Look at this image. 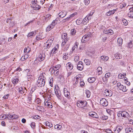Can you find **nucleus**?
I'll return each mask as SVG.
<instances>
[{"label": "nucleus", "instance_id": "f257e3e1", "mask_svg": "<svg viewBox=\"0 0 133 133\" xmlns=\"http://www.w3.org/2000/svg\"><path fill=\"white\" fill-rule=\"evenodd\" d=\"M45 75L44 73L40 74L37 81V84L38 87H42L44 86L46 78L44 77V75Z\"/></svg>", "mask_w": 133, "mask_h": 133}, {"label": "nucleus", "instance_id": "f03ea898", "mask_svg": "<svg viewBox=\"0 0 133 133\" xmlns=\"http://www.w3.org/2000/svg\"><path fill=\"white\" fill-rule=\"evenodd\" d=\"M61 38L63 39L62 46H64L67 43L69 40V38L68 37L67 34L66 33H63L62 35Z\"/></svg>", "mask_w": 133, "mask_h": 133}, {"label": "nucleus", "instance_id": "7ed1b4c3", "mask_svg": "<svg viewBox=\"0 0 133 133\" xmlns=\"http://www.w3.org/2000/svg\"><path fill=\"white\" fill-rule=\"evenodd\" d=\"M87 104V102L85 101H77L76 104L78 107L79 108H81L84 109H85L87 108V107L86 106Z\"/></svg>", "mask_w": 133, "mask_h": 133}, {"label": "nucleus", "instance_id": "20e7f679", "mask_svg": "<svg viewBox=\"0 0 133 133\" xmlns=\"http://www.w3.org/2000/svg\"><path fill=\"white\" fill-rule=\"evenodd\" d=\"M12 19L13 17H10L9 18L7 19L6 20L7 23H8L10 28L12 27L15 25L14 21Z\"/></svg>", "mask_w": 133, "mask_h": 133}, {"label": "nucleus", "instance_id": "39448f33", "mask_svg": "<svg viewBox=\"0 0 133 133\" xmlns=\"http://www.w3.org/2000/svg\"><path fill=\"white\" fill-rule=\"evenodd\" d=\"M53 39H49L46 42V44L45 47V49H49L51 46L53 42Z\"/></svg>", "mask_w": 133, "mask_h": 133}, {"label": "nucleus", "instance_id": "423d86ee", "mask_svg": "<svg viewBox=\"0 0 133 133\" xmlns=\"http://www.w3.org/2000/svg\"><path fill=\"white\" fill-rule=\"evenodd\" d=\"M100 104L103 106L106 107L108 105V103L106 99L104 98L101 99Z\"/></svg>", "mask_w": 133, "mask_h": 133}, {"label": "nucleus", "instance_id": "0eeeda50", "mask_svg": "<svg viewBox=\"0 0 133 133\" xmlns=\"http://www.w3.org/2000/svg\"><path fill=\"white\" fill-rule=\"evenodd\" d=\"M45 57V55L43 53L39 55L38 57L36 59L39 62H41L43 61Z\"/></svg>", "mask_w": 133, "mask_h": 133}, {"label": "nucleus", "instance_id": "6e6552de", "mask_svg": "<svg viewBox=\"0 0 133 133\" xmlns=\"http://www.w3.org/2000/svg\"><path fill=\"white\" fill-rule=\"evenodd\" d=\"M90 37L88 35H85L82 37L81 42L83 43H85L89 41Z\"/></svg>", "mask_w": 133, "mask_h": 133}, {"label": "nucleus", "instance_id": "1a4fd4ad", "mask_svg": "<svg viewBox=\"0 0 133 133\" xmlns=\"http://www.w3.org/2000/svg\"><path fill=\"white\" fill-rule=\"evenodd\" d=\"M78 63L77 66V69L79 70H82L84 68L82 62L81 61H79Z\"/></svg>", "mask_w": 133, "mask_h": 133}, {"label": "nucleus", "instance_id": "9d476101", "mask_svg": "<svg viewBox=\"0 0 133 133\" xmlns=\"http://www.w3.org/2000/svg\"><path fill=\"white\" fill-rule=\"evenodd\" d=\"M45 37L43 33H40L38 35L36 36V39L37 40L39 41L41 39L44 38Z\"/></svg>", "mask_w": 133, "mask_h": 133}, {"label": "nucleus", "instance_id": "9b49d317", "mask_svg": "<svg viewBox=\"0 0 133 133\" xmlns=\"http://www.w3.org/2000/svg\"><path fill=\"white\" fill-rule=\"evenodd\" d=\"M111 74L110 72H108L106 73L104 76V77L102 78V80L104 82L106 81L109 78Z\"/></svg>", "mask_w": 133, "mask_h": 133}, {"label": "nucleus", "instance_id": "f8f14e48", "mask_svg": "<svg viewBox=\"0 0 133 133\" xmlns=\"http://www.w3.org/2000/svg\"><path fill=\"white\" fill-rule=\"evenodd\" d=\"M58 46L59 45L58 44H57L56 46L53 49H52V50H51L49 54L51 55L53 50H54V51L53 53L55 54L58 51V49L59 48Z\"/></svg>", "mask_w": 133, "mask_h": 133}, {"label": "nucleus", "instance_id": "ddd939ff", "mask_svg": "<svg viewBox=\"0 0 133 133\" xmlns=\"http://www.w3.org/2000/svg\"><path fill=\"white\" fill-rule=\"evenodd\" d=\"M31 6L34 10H39L41 7L40 6L36 3H32Z\"/></svg>", "mask_w": 133, "mask_h": 133}, {"label": "nucleus", "instance_id": "4468645a", "mask_svg": "<svg viewBox=\"0 0 133 133\" xmlns=\"http://www.w3.org/2000/svg\"><path fill=\"white\" fill-rule=\"evenodd\" d=\"M67 14V12L66 11H62L59 14V16L61 18H63Z\"/></svg>", "mask_w": 133, "mask_h": 133}, {"label": "nucleus", "instance_id": "2eb2a0df", "mask_svg": "<svg viewBox=\"0 0 133 133\" xmlns=\"http://www.w3.org/2000/svg\"><path fill=\"white\" fill-rule=\"evenodd\" d=\"M61 66L60 65H58L55 66L54 68L52 69L51 72L54 73L55 71L58 70V69L60 68Z\"/></svg>", "mask_w": 133, "mask_h": 133}, {"label": "nucleus", "instance_id": "dca6fc26", "mask_svg": "<svg viewBox=\"0 0 133 133\" xmlns=\"http://www.w3.org/2000/svg\"><path fill=\"white\" fill-rule=\"evenodd\" d=\"M122 117H126L128 118L129 117V114L126 111H122Z\"/></svg>", "mask_w": 133, "mask_h": 133}, {"label": "nucleus", "instance_id": "f3484780", "mask_svg": "<svg viewBox=\"0 0 133 133\" xmlns=\"http://www.w3.org/2000/svg\"><path fill=\"white\" fill-rule=\"evenodd\" d=\"M106 96H111L112 95V92L111 90H109L107 89L105 90L104 91Z\"/></svg>", "mask_w": 133, "mask_h": 133}, {"label": "nucleus", "instance_id": "a211bd4d", "mask_svg": "<svg viewBox=\"0 0 133 133\" xmlns=\"http://www.w3.org/2000/svg\"><path fill=\"white\" fill-rule=\"evenodd\" d=\"M125 130L126 133H131L133 132V127H127Z\"/></svg>", "mask_w": 133, "mask_h": 133}, {"label": "nucleus", "instance_id": "6ab92c4d", "mask_svg": "<svg viewBox=\"0 0 133 133\" xmlns=\"http://www.w3.org/2000/svg\"><path fill=\"white\" fill-rule=\"evenodd\" d=\"M89 116H91L92 117L96 118H98V116L97 114L95 112H90L89 114Z\"/></svg>", "mask_w": 133, "mask_h": 133}, {"label": "nucleus", "instance_id": "aec40b11", "mask_svg": "<svg viewBox=\"0 0 133 133\" xmlns=\"http://www.w3.org/2000/svg\"><path fill=\"white\" fill-rule=\"evenodd\" d=\"M55 93L58 98L60 99L61 95V91L59 90H56V91H55Z\"/></svg>", "mask_w": 133, "mask_h": 133}, {"label": "nucleus", "instance_id": "412c9836", "mask_svg": "<svg viewBox=\"0 0 133 133\" xmlns=\"http://www.w3.org/2000/svg\"><path fill=\"white\" fill-rule=\"evenodd\" d=\"M44 104L46 106L50 108H52V104L51 102L46 101L44 102Z\"/></svg>", "mask_w": 133, "mask_h": 133}, {"label": "nucleus", "instance_id": "4be33fe9", "mask_svg": "<svg viewBox=\"0 0 133 133\" xmlns=\"http://www.w3.org/2000/svg\"><path fill=\"white\" fill-rule=\"evenodd\" d=\"M121 87L120 86V87H119V89L120 90H121L124 92L126 91L128 89H127L125 86L122 85H121Z\"/></svg>", "mask_w": 133, "mask_h": 133}, {"label": "nucleus", "instance_id": "5701e85b", "mask_svg": "<svg viewBox=\"0 0 133 133\" xmlns=\"http://www.w3.org/2000/svg\"><path fill=\"white\" fill-rule=\"evenodd\" d=\"M100 61H105L108 60L109 59V57L107 56H103L101 57Z\"/></svg>", "mask_w": 133, "mask_h": 133}, {"label": "nucleus", "instance_id": "b1692460", "mask_svg": "<svg viewBox=\"0 0 133 133\" xmlns=\"http://www.w3.org/2000/svg\"><path fill=\"white\" fill-rule=\"evenodd\" d=\"M96 78L95 77H91L89 78L88 79V82L90 83H93L96 80Z\"/></svg>", "mask_w": 133, "mask_h": 133}, {"label": "nucleus", "instance_id": "393cba45", "mask_svg": "<svg viewBox=\"0 0 133 133\" xmlns=\"http://www.w3.org/2000/svg\"><path fill=\"white\" fill-rule=\"evenodd\" d=\"M4 119H12V115H11L9 114H5V117Z\"/></svg>", "mask_w": 133, "mask_h": 133}, {"label": "nucleus", "instance_id": "a878e982", "mask_svg": "<svg viewBox=\"0 0 133 133\" xmlns=\"http://www.w3.org/2000/svg\"><path fill=\"white\" fill-rule=\"evenodd\" d=\"M115 9L109 11L107 13V15L108 16H109L112 14H114L115 12Z\"/></svg>", "mask_w": 133, "mask_h": 133}, {"label": "nucleus", "instance_id": "bb28decb", "mask_svg": "<svg viewBox=\"0 0 133 133\" xmlns=\"http://www.w3.org/2000/svg\"><path fill=\"white\" fill-rule=\"evenodd\" d=\"M115 57L118 59H121L122 58V55L119 54H116L114 55Z\"/></svg>", "mask_w": 133, "mask_h": 133}, {"label": "nucleus", "instance_id": "cd10ccee", "mask_svg": "<svg viewBox=\"0 0 133 133\" xmlns=\"http://www.w3.org/2000/svg\"><path fill=\"white\" fill-rule=\"evenodd\" d=\"M18 81H19V79L18 78L13 79V80L12 81V83L14 85L16 84Z\"/></svg>", "mask_w": 133, "mask_h": 133}, {"label": "nucleus", "instance_id": "c85d7f7f", "mask_svg": "<svg viewBox=\"0 0 133 133\" xmlns=\"http://www.w3.org/2000/svg\"><path fill=\"white\" fill-rule=\"evenodd\" d=\"M102 68L101 67H98L97 69V70L98 73L99 75L101 74L102 72Z\"/></svg>", "mask_w": 133, "mask_h": 133}, {"label": "nucleus", "instance_id": "c756f323", "mask_svg": "<svg viewBox=\"0 0 133 133\" xmlns=\"http://www.w3.org/2000/svg\"><path fill=\"white\" fill-rule=\"evenodd\" d=\"M29 57L28 54H25L24 56L22 57L21 59L22 61H24L26 59Z\"/></svg>", "mask_w": 133, "mask_h": 133}, {"label": "nucleus", "instance_id": "7c9ffc66", "mask_svg": "<svg viewBox=\"0 0 133 133\" xmlns=\"http://www.w3.org/2000/svg\"><path fill=\"white\" fill-rule=\"evenodd\" d=\"M126 75V73H124L123 74H119L118 76L119 78L122 79L124 78L125 76Z\"/></svg>", "mask_w": 133, "mask_h": 133}, {"label": "nucleus", "instance_id": "2f4dec72", "mask_svg": "<svg viewBox=\"0 0 133 133\" xmlns=\"http://www.w3.org/2000/svg\"><path fill=\"white\" fill-rule=\"evenodd\" d=\"M86 94L87 97V98H89L90 97V92L89 90H86Z\"/></svg>", "mask_w": 133, "mask_h": 133}, {"label": "nucleus", "instance_id": "473e14b6", "mask_svg": "<svg viewBox=\"0 0 133 133\" xmlns=\"http://www.w3.org/2000/svg\"><path fill=\"white\" fill-rule=\"evenodd\" d=\"M67 66H68L69 68V69L70 70H71L73 68V66L72 64L70 63H68L66 64Z\"/></svg>", "mask_w": 133, "mask_h": 133}, {"label": "nucleus", "instance_id": "72a5a7b5", "mask_svg": "<svg viewBox=\"0 0 133 133\" xmlns=\"http://www.w3.org/2000/svg\"><path fill=\"white\" fill-rule=\"evenodd\" d=\"M117 42L119 45H120L122 43V39L121 38H118L117 40Z\"/></svg>", "mask_w": 133, "mask_h": 133}, {"label": "nucleus", "instance_id": "f704fd0d", "mask_svg": "<svg viewBox=\"0 0 133 133\" xmlns=\"http://www.w3.org/2000/svg\"><path fill=\"white\" fill-rule=\"evenodd\" d=\"M62 127V126L61 125L57 124L55 125L54 128L55 129H57L59 130Z\"/></svg>", "mask_w": 133, "mask_h": 133}, {"label": "nucleus", "instance_id": "c9c22d12", "mask_svg": "<svg viewBox=\"0 0 133 133\" xmlns=\"http://www.w3.org/2000/svg\"><path fill=\"white\" fill-rule=\"evenodd\" d=\"M65 96L68 98H69L70 97V93L68 91L64 93Z\"/></svg>", "mask_w": 133, "mask_h": 133}, {"label": "nucleus", "instance_id": "e433bc0d", "mask_svg": "<svg viewBox=\"0 0 133 133\" xmlns=\"http://www.w3.org/2000/svg\"><path fill=\"white\" fill-rule=\"evenodd\" d=\"M51 15H50L49 14H47V15H46L45 19V20L47 21L49 19L51 18Z\"/></svg>", "mask_w": 133, "mask_h": 133}, {"label": "nucleus", "instance_id": "4c0bfd02", "mask_svg": "<svg viewBox=\"0 0 133 133\" xmlns=\"http://www.w3.org/2000/svg\"><path fill=\"white\" fill-rule=\"evenodd\" d=\"M128 15L129 17L133 18V11L129 12L128 14Z\"/></svg>", "mask_w": 133, "mask_h": 133}, {"label": "nucleus", "instance_id": "58836bf2", "mask_svg": "<svg viewBox=\"0 0 133 133\" xmlns=\"http://www.w3.org/2000/svg\"><path fill=\"white\" fill-rule=\"evenodd\" d=\"M30 51V49L29 47H28L27 48H25L24 50V53H29Z\"/></svg>", "mask_w": 133, "mask_h": 133}, {"label": "nucleus", "instance_id": "ea45409f", "mask_svg": "<svg viewBox=\"0 0 133 133\" xmlns=\"http://www.w3.org/2000/svg\"><path fill=\"white\" fill-rule=\"evenodd\" d=\"M76 33V30L75 29H71V35H74Z\"/></svg>", "mask_w": 133, "mask_h": 133}, {"label": "nucleus", "instance_id": "a19ab883", "mask_svg": "<svg viewBox=\"0 0 133 133\" xmlns=\"http://www.w3.org/2000/svg\"><path fill=\"white\" fill-rule=\"evenodd\" d=\"M45 125L49 127L50 128H51L52 127V124L51 123H50L48 122H46L45 123Z\"/></svg>", "mask_w": 133, "mask_h": 133}, {"label": "nucleus", "instance_id": "79ce46f5", "mask_svg": "<svg viewBox=\"0 0 133 133\" xmlns=\"http://www.w3.org/2000/svg\"><path fill=\"white\" fill-rule=\"evenodd\" d=\"M85 62L87 65H89L90 64V62L89 61V60L88 59H86L84 60Z\"/></svg>", "mask_w": 133, "mask_h": 133}, {"label": "nucleus", "instance_id": "37998d69", "mask_svg": "<svg viewBox=\"0 0 133 133\" xmlns=\"http://www.w3.org/2000/svg\"><path fill=\"white\" fill-rule=\"evenodd\" d=\"M54 26H52V25H51V24L49 25L46 28V30H47L49 31H50L51 29H52L54 28Z\"/></svg>", "mask_w": 133, "mask_h": 133}, {"label": "nucleus", "instance_id": "c03bdc74", "mask_svg": "<svg viewBox=\"0 0 133 133\" xmlns=\"http://www.w3.org/2000/svg\"><path fill=\"white\" fill-rule=\"evenodd\" d=\"M122 22L124 25L126 26L128 24V21L127 20L125 19H122Z\"/></svg>", "mask_w": 133, "mask_h": 133}, {"label": "nucleus", "instance_id": "a18cd8bd", "mask_svg": "<svg viewBox=\"0 0 133 133\" xmlns=\"http://www.w3.org/2000/svg\"><path fill=\"white\" fill-rule=\"evenodd\" d=\"M90 19V18L89 17V16L88 17V16H87V17H85L84 19H83V22L84 23L85 22V23L87 21V20L88 19L89 20V19Z\"/></svg>", "mask_w": 133, "mask_h": 133}, {"label": "nucleus", "instance_id": "49530a36", "mask_svg": "<svg viewBox=\"0 0 133 133\" xmlns=\"http://www.w3.org/2000/svg\"><path fill=\"white\" fill-rule=\"evenodd\" d=\"M34 34L33 32H32L29 33L27 35L28 37L29 38H30L31 36L33 35Z\"/></svg>", "mask_w": 133, "mask_h": 133}, {"label": "nucleus", "instance_id": "de8ad7c7", "mask_svg": "<svg viewBox=\"0 0 133 133\" xmlns=\"http://www.w3.org/2000/svg\"><path fill=\"white\" fill-rule=\"evenodd\" d=\"M101 118L102 119L105 120L108 119V117L107 116L103 115L101 117Z\"/></svg>", "mask_w": 133, "mask_h": 133}, {"label": "nucleus", "instance_id": "09e8293b", "mask_svg": "<svg viewBox=\"0 0 133 133\" xmlns=\"http://www.w3.org/2000/svg\"><path fill=\"white\" fill-rule=\"evenodd\" d=\"M117 130L120 131L122 129L123 127L122 126H118L116 128Z\"/></svg>", "mask_w": 133, "mask_h": 133}, {"label": "nucleus", "instance_id": "8fccbe9b", "mask_svg": "<svg viewBox=\"0 0 133 133\" xmlns=\"http://www.w3.org/2000/svg\"><path fill=\"white\" fill-rule=\"evenodd\" d=\"M51 73L52 74H54V75L56 76H57L59 74V72L58 70L56 71H55L54 73Z\"/></svg>", "mask_w": 133, "mask_h": 133}, {"label": "nucleus", "instance_id": "3c124183", "mask_svg": "<svg viewBox=\"0 0 133 133\" xmlns=\"http://www.w3.org/2000/svg\"><path fill=\"white\" fill-rule=\"evenodd\" d=\"M74 60L76 62H77L79 60V57L78 56H75Z\"/></svg>", "mask_w": 133, "mask_h": 133}, {"label": "nucleus", "instance_id": "603ef678", "mask_svg": "<svg viewBox=\"0 0 133 133\" xmlns=\"http://www.w3.org/2000/svg\"><path fill=\"white\" fill-rule=\"evenodd\" d=\"M90 0H84V1L86 5H88L90 2Z\"/></svg>", "mask_w": 133, "mask_h": 133}, {"label": "nucleus", "instance_id": "864d4df0", "mask_svg": "<svg viewBox=\"0 0 133 133\" xmlns=\"http://www.w3.org/2000/svg\"><path fill=\"white\" fill-rule=\"evenodd\" d=\"M69 44H67L64 47V50L65 51H66L69 49Z\"/></svg>", "mask_w": 133, "mask_h": 133}, {"label": "nucleus", "instance_id": "5fc2aeb1", "mask_svg": "<svg viewBox=\"0 0 133 133\" xmlns=\"http://www.w3.org/2000/svg\"><path fill=\"white\" fill-rule=\"evenodd\" d=\"M122 113L121 111H119L117 114V116L119 117H122Z\"/></svg>", "mask_w": 133, "mask_h": 133}, {"label": "nucleus", "instance_id": "6e6d98bb", "mask_svg": "<svg viewBox=\"0 0 133 133\" xmlns=\"http://www.w3.org/2000/svg\"><path fill=\"white\" fill-rule=\"evenodd\" d=\"M75 15V13H73V14H71V15H70V17H68L66 18L65 19L66 20H68L70 18L72 17H74Z\"/></svg>", "mask_w": 133, "mask_h": 133}, {"label": "nucleus", "instance_id": "4d7b16f0", "mask_svg": "<svg viewBox=\"0 0 133 133\" xmlns=\"http://www.w3.org/2000/svg\"><path fill=\"white\" fill-rule=\"evenodd\" d=\"M108 34H109L110 35L113 34L114 33L113 31L112 30H108Z\"/></svg>", "mask_w": 133, "mask_h": 133}, {"label": "nucleus", "instance_id": "13d9d810", "mask_svg": "<svg viewBox=\"0 0 133 133\" xmlns=\"http://www.w3.org/2000/svg\"><path fill=\"white\" fill-rule=\"evenodd\" d=\"M33 78V76L32 75H28L27 78L28 79H30V80H31Z\"/></svg>", "mask_w": 133, "mask_h": 133}, {"label": "nucleus", "instance_id": "bf43d9fd", "mask_svg": "<svg viewBox=\"0 0 133 133\" xmlns=\"http://www.w3.org/2000/svg\"><path fill=\"white\" fill-rule=\"evenodd\" d=\"M18 118V116L16 115H12V118L13 119H16Z\"/></svg>", "mask_w": 133, "mask_h": 133}, {"label": "nucleus", "instance_id": "052dcab7", "mask_svg": "<svg viewBox=\"0 0 133 133\" xmlns=\"http://www.w3.org/2000/svg\"><path fill=\"white\" fill-rule=\"evenodd\" d=\"M31 127L32 128H34L35 127V123H32L31 124Z\"/></svg>", "mask_w": 133, "mask_h": 133}, {"label": "nucleus", "instance_id": "680f3d73", "mask_svg": "<svg viewBox=\"0 0 133 133\" xmlns=\"http://www.w3.org/2000/svg\"><path fill=\"white\" fill-rule=\"evenodd\" d=\"M57 23L54 20L51 24V25H52V26L54 27L57 24Z\"/></svg>", "mask_w": 133, "mask_h": 133}, {"label": "nucleus", "instance_id": "e2e57ef3", "mask_svg": "<svg viewBox=\"0 0 133 133\" xmlns=\"http://www.w3.org/2000/svg\"><path fill=\"white\" fill-rule=\"evenodd\" d=\"M5 117V114H2L0 116V119H4V118Z\"/></svg>", "mask_w": 133, "mask_h": 133}, {"label": "nucleus", "instance_id": "0e129e2a", "mask_svg": "<svg viewBox=\"0 0 133 133\" xmlns=\"http://www.w3.org/2000/svg\"><path fill=\"white\" fill-rule=\"evenodd\" d=\"M105 131L107 132L108 133H111L112 132V131L111 130V129H106V130Z\"/></svg>", "mask_w": 133, "mask_h": 133}, {"label": "nucleus", "instance_id": "69168bd1", "mask_svg": "<svg viewBox=\"0 0 133 133\" xmlns=\"http://www.w3.org/2000/svg\"><path fill=\"white\" fill-rule=\"evenodd\" d=\"M19 92L21 94H23V88H19Z\"/></svg>", "mask_w": 133, "mask_h": 133}, {"label": "nucleus", "instance_id": "338daca9", "mask_svg": "<svg viewBox=\"0 0 133 133\" xmlns=\"http://www.w3.org/2000/svg\"><path fill=\"white\" fill-rule=\"evenodd\" d=\"M9 94H7L6 95L4 96L3 97V98H4V99H7L8 98V97H9Z\"/></svg>", "mask_w": 133, "mask_h": 133}, {"label": "nucleus", "instance_id": "774afa93", "mask_svg": "<svg viewBox=\"0 0 133 133\" xmlns=\"http://www.w3.org/2000/svg\"><path fill=\"white\" fill-rule=\"evenodd\" d=\"M63 59L65 60H66L68 59V56H66V54H65V55H64V56H63Z\"/></svg>", "mask_w": 133, "mask_h": 133}]
</instances>
